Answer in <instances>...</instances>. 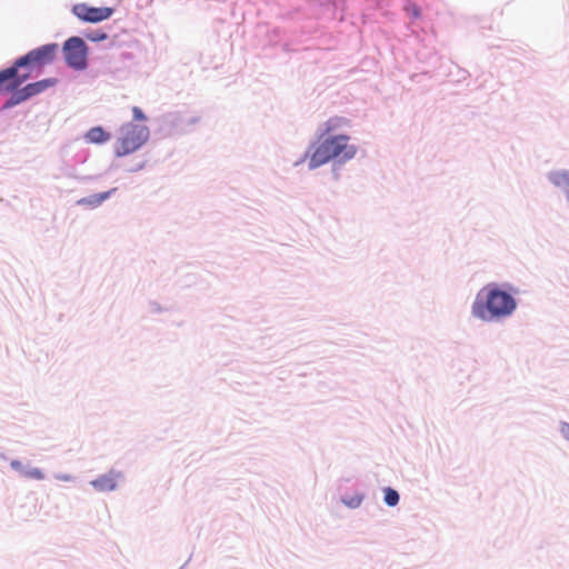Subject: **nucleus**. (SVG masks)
<instances>
[{
    "label": "nucleus",
    "mask_w": 569,
    "mask_h": 569,
    "mask_svg": "<svg viewBox=\"0 0 569 569\" xmlns=\"http://www.w3.org/2000/svg\"><path fill=\"white\" fill-rule=\"evenodd\" d=\"M338 120H329L325 123L323 132L312 146L309 167L318 168L332 159L349 160L356 154V147L349 143L346 134L330 136Z\"/></svg>",
    "instance_id": "1"
},
{
    "label": "nucleus",
    "mask_w": 569,
    "mask_h": 569,
    "mask_svg": "<svg viewBox=\"0 0 569 569\" xmlns=\"http://www.w3.org/2000/svg\"><path fill=\"white\" fill-rule=\"evenodd\" d=\"M486 290L485 299L478 297L472 305L475 317L483 321H492L510 316L513 312L517 305L512 296L497 287H488Z\"/></svg>",
    "instance_id": "2"
},
{
    "label": "nucleus",
    "mask_w": 569,
    "mask_h": 569,
    "mask_svg": "<svg viewBox=\"0 0 569 569\" xmlns=\"http://www.w3.org/2000/svg\"><path fill=\"white\" fill-rule=\"evenodd\" d=\"M149 130L146 126L127 123L122 128V137L116 147V154L123 157L138 150L148 139Z\"/></svg>",
    "instance_id": "3"
},
{
    "label": "nucleus",
    "mask_w": 569,
    "mask_h": 569,
    "mask_svg": "<svg viewBox=\"0 0 569 569\" xmlns=\"http://www.w3.org/2000/svg\"><path fill=\"white\" fill-rule=\"evenodd\" d=\"M58 50L59 47L57 43H48L41 46L29 51L26 56L18 58L16 60L17 66L20 67L22 70L26 67L42 68L43 66H47L54 60Z\"/></svg>",
    "instance_id": "4"
},
{
    "label": "nucleus",
    "mask_w": 569,
    "mask_h": 569,
    "mask_svg": "<svg viewBox=\"0 0 569 569\" xmlns=\"http://www.w3.org/2000/svg\"><path fill=\"white\" fill-rule=\"evenodd\" d=\"M64 59L74 69H84L87 64V46L79 37H72L64 42Z\"/></svg>",
    "instance_id": "5"
},
{
    "label": "nucleus",
    "mask_w": 569,
    "mask_h": 569,
    "mask_svg": "<svg viewBox=\"0 0 569 569\" xmlns=\"http://www.w3.org/2000/svg\"><path fill=\"white\" fill-rule=\"evenodd\" d=\"M31 77L17 66V61L9 68L0 71V91L12 92Z\"/></svg>",
    "instance_id": "6"
},
{
    "label": "nucleus",
    "mask_w": 569,
    "mask_h": 569,
    "mask_svg": "<svg viewBox=\"0 0 569 569\" xmlns=\"http://www.w3.org/2000/svg\"><path fill=\"white\" fill-rule=\"evenodd\" d=\"M72 11L79 19L96 23L110 18L113 9L108 7H89L84 3H80L76 4Z\"/></svg>",
    "instance_id": "7"
},
{
    "label": "nucleus",
    "mask_w": 569,
    "mask_h": 569,
    "mask_svg": "<svg viewBox=\"0 0 569 569\" xmlns=\"http://www.w3.org/2000/svg\"><path fill=\"white\" fill-rule=\"evenodd\" d=\"M54 84H56L54 79H44V80H40L37 82L28 83L27 86H24V91L27 92V96H29L31 98V97H34V96L43 92L44 90H47L48 88H50Z\"/></svg>",
    "instance_id": "8"
},
{
    "label": "nucleus",
    "mask_w": 569,
    "mask_h": 569,
    "mask_svg": "<svg viewBox=\"0 0 569 569\" xmlns=\"http://www.w3.org/2000/svg\"><path fill=\"white\" fill-rule=\"evenodd\" d=\"M549 180L558 188L566 191L567 199L569 200V171H555L549 174Z\"/></svg>",
    "instance_id": "9"
},
{
    "label": "nucleus",
    "mask_w": 569,
    "mask_h": 569,
    "mask_svg": "<svg viewBox=\"0 0 569 569\" xmlns=\"http://www.w3.org/2000/svg\"><path fill=\"white\" fill-rule=\"evenodd\" d=\"M116 191H117V188H113L106 192L96 193L88 198H82L78 201V204H87L90 207H98Z\"/></svg>",
    "instance_id": "10"
},
{
    "label": "nucleus",
    "mask_w": 569,
    "mask_h": 569,
    "mask_svg": "<svg viewBox=\"0 0 569 569\" xmlns=\"http://www.w3.org/2000/svg\"><path fill=\"white\" fill-rule=\"evenodd\" d=\"M90 143H103L110 139V134L101 127L91 128L84 136Z\"/></svg>",
    "instance_id": "11"
},
{
    "label": "nucleus",
    "mask_w": 569,
    "mask_h": 569,
    "mask_svg": "<svg viewBox=\"0 0 569 569\" xmlns=\"http://www.w3.org/2000/svg\"><path fill=\"white\" fill-rule=\"evenodd\" d=\"M92 486L100 491H110L117 487L113 475H104L92 481Z\"/></svg>",
    "instance_id": "12"
},
{
    "label": "nucleus",
    "mask_w": 569,
    "mask_h": 569,
    "mask_svg": "<svg viewBox=\"0 0 569 569\" xmlns=\"http://www.w3.org/2000/svg\"><path fill=\"white\" fill-rule=\"evenodd\" d=\"M30 97L27 96V92L24 91V87L21 88V89H16L14 91H12V94L11 97L6 101L4 103V108H12L26 100H28Z\"/></svg>",
    "instance_id": "13"
},
{
    "label": "nucleus",
    "mask_w": 569,
    "mask_h": 569,
    "mask_svg": "<svg viewBox=\"0 0 569 569\" xmlns=\"http://www.w3.org/2000/svg\"><path fill=\"white\" fill-rule=\"evenodd\" d=\"M385 502L390 507H395L399 502L398 492L391 488L385 489Z\"/></svg>",
    "instance_id": "14"
},
{
    "label": "nucleus",
    "mask_w": 569,
    "mask_h": 569,
    "mask_svg": "<svg viewBox=\"0 0 569 569\" xmlns=\"http://www.w3.org/2000/svg\"><path fill=\"white\" fill-rule=\"evenodd\" d=\"M362 498L360 496L351 497L350 499H343V503L350 508H357L360 506Z\"/></svg>",
    "instance_id": "15"
},
{
    "label": "nucleus",
    "mask_w": 569,
    "mask_h": 569,
    "mask_svg": "<svg viewBox=\"0 0 569 569\" xmlns=\"http://www.w3.org/2000/svg\"><path fill=\"white\" fill-rule=\"evenodd\" d=\"M27 477L40 480L43 479V473L40 469L34 468L27 472Z\"/></svg>",
    "instance_id": "16"
},
{
    "label": "nucleus",
    "mask_w": 569,
    "mask_h": 569,
    "mask_svg": "<svg viewBox=\"0 0 569 569\" xmlns=\"http://www.w3.org/2000/svg\"><path fill=\"white\" fill-rule=\"evenodd\" d=\"M132 113H133L134 120H140V121L146 120V116L143 114V112H142V110L140 108L133 107L132 108Z\"/></svg>",
    "instance_id": "17"
},
{
    "label": "nucleus",
    "mask_w": 569,
    "mask_h": 569,
    "mask_svg": "<svg viewBox=\"0 0 569 569\" xmlns=\"http://www.w3.org/2000/svg\"><path fill=\"white\" fill-rule=\"evenodd\" d=\"M560 431L562 436L569 440V423L562 422L560 426Z\"/></svg>",
    "instance_id": "18"
},
{
    "label": "nucleus",
    "mask_w": 569,
    "mask_h": 569,
    "mask_svg": "<svg viewBox=\"0 0 569 569\" xmlns=\"http://www.w3.org/2000/svg\"><path fill=\"white\" fill-rule=\"evenodd\" d=\"M11 466H12L13 468L18 469V468L21 466V463H20L19 461H12V462H11Z\"/></svg>",
    "instance_id": "19"
},
{
    "label": "nucleus",
    "mask_w": 569,
    "mask_h": 569,
    "mask_svg": "<svg viewBox=\"0 0 569 569\" xmlns=\"http://www.w3.org/2000/svg\"><path fill=\"white\" fill-rule=\"evenodd\" d=\"M104 38H106V34H101V36H99V37H94V38H92V40H102V39H104Z\"/></svg>",
    "instance_id": "20"
}]
</instances>
